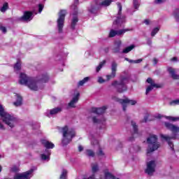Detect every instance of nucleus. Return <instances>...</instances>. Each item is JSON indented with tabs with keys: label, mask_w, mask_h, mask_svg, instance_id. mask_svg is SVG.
Here are the masks:
<instances>
[{
	"label": "nucleus",
	"mask_w": 179,
	"mask_h": 179,
	"mask_svg": "<svg viewBox=\"0 0 179 179\" xmlns=\"http://www.w3.org/2000/svg\"><path fill=\"white\" fill-rule=\"evenodd\" d=\"M48 80H50V77L47 73L42 74L39 76L36 80H34L27 76L24 73H21L19 83L20 85H25V86H27L31 90L37 92V90H38V86H37V85L40 83H47Z\"/></svg>",
	"instance_id": "f257e3e1"
},
{
	"label": "nucleus",
	"mask_w": 179,
	"mask_h": 179,
	"mask_svg": "<svg viewBox=\"0 0 179 179\" xmlns=\"http://www.w3.org/2000/svg\"><path fill=\"white\" fill-rule=\"evenodd\" d=\"M129 82V78L127 76H121L120 80H114L111 83V86L115 88L117 93H124L128 90L127 84Z\"/></svg>",
	"instance_id": "f03ea898"
},
{
	"label": "nucleus",
	"mask_w": 179,
	"mask_h": 179,
	"mask_svg": "<svg viewBox=\"0 0 179 179\" xmlns=\"http://www.w3.org/2000/svg\"><path fill=\"white\" fill-rule=\"evenodd\" d=\"M0 117L3 120V122H5L6 125L10 127V128H13L15 122H17V118L5 112V109L2 105H0Z\"/></svg>",
	"instance_id": "7ed1b4c3"
},
{
	"label": "nucleus",
	"mask_w": 179,
	"mask_h": 179,
	"mask_svg": "<svg viewBox=\"0 0 179 179\" xmlns=\"http://www.w3.org/2000/svg\"><path fill=\"white\" fill-rule=\"evenodd\" d=\"M62 134H63V139L62 141V143L63 146H66L69 143L72 142V139L75 138L76 134L73 130H69L68 126H64L62 128Z\"/></svg>",
	"instance_id": "20e7f679"
},
{
	"label": "nucleus",
	"mask_w": 179,
	"mask_h": 179,
	"mask_svg": "<svg viewBox=\"0 0 179 179\" xmlns=\"http://www.w3.org/2000/svg\"><path fill=\"white\" fill-rule=\"evenodd\" d=\"M147 143H148V148H147V155L157 150L160 148V143L157 142V136L152 135L147 138Z\"/></svg>",
	"instance_id": "39448f33"
},
{
	"label": "nucleus",
	"mask_w": 179,
	"mask_h": 179,
	"mask_svg": "<svg viewBox=\"0 0 179 179\" xmlns=\"http://www.w3.org/2000/svg\"><path fill=\"white\" fill-rule=\"evenodd\" d=\"M65 16H66V10H60L59 12V17L57 20L59 33H62L64 31V24H65Z\"/></svg>",
	"instance_id": "423d86ee"
},
{
	"label": "nucleus",
	"mask_w": 179,
	"mask_h": 179,
	"mask_svg": "<svg viewBox=\"0 0 179 179\" xmlns=\"http://www.w3.org/2000/svg\"><path fill=\"white\" fill-rule=\"evenodd\" d=\"M112 99L113 100H115L116 101H118L120 104H122L123 111H127V107H128V105L135 106V104H136V101L131 100L128 98L122 99H118L115 96H113Z\"/></svg>",
	"instance_id": "0eeeda50"
},
{
	"label": "nucleus",
	"mask_w": 179,
	"mask_h": 179,
	"mask_svg": "<svg viewBox=\"0 0 179 179\" xmlns=\"http://www.w3.org/2000/svg\"><path fill=\"white\" fill-rule=\"evenodd\" d=\"M118 64L115 62H113L111 64V73L106 76L107 80H110V79H114L117 76V68Z\"/></svg>",
	"instance_id": "6e6552de"
},
{
	"label": "nucleus",
	"mask_w": 179,
	"mask_h": 179,
	"mask_svg": "<svg viewBox=\"0 0 179 179\" xmlns=\"http://www.w3.org/2000/svg\"><path fill=\"white\" fill-rule=\"evenodd\" d=\"M132 29H120L118 31H115L114 29H111L109 33V37H115V36H121L124 34V33H127V31H131Z\"/></svg>",
	"instance_id": "1a4fd4ad"
},
{
	"label": "nucleus",
	"mask_w": 179,
	"mask_h": 179,
	"mask_svg": "<svg viewBox=\"0 0 179 179\" xmlns=\"http://www.w3.org/2000/svg\"><path fill=\"white\" fill-rule=\"evenodd\" d=\"M34 170L30 169L22 173H20L14 176V179H30V175L33 173Z\"/></svg>",
	"instance_id": "9d476101"
},
{
	"label": "nucleus",
	"mask_w": 179,
	"mask_h": 179,
	"mask_svg": "<svg viewBox=\"0 0 179 179\" xmlns=\"http://www.w3.org/2000/svg\"><path fill=\"white\" fill-rule=\"evenodd\" d=\"M32 17L33 12L27 10L24 12L23 15L19 18V20L20 22H30L33 19Z\"/></svg>",
	"instance_id": "9b49d317"
},
{
	"label": "nucleus",
	"mask_w": 179,
	"mask_h": 179,
	"mask_svg": "<svg viewBox=\"0 0 179 179\" xmlns=\"http://www.w3.org/2000/svg\"><path fill=\"white\" fill-rule=\"evenodd\" d=\"M156 166V164L155 161H150L147 164V169H145L146 174L148 176H152L153 173H155V167Z\"/></svg>",
	"instance_id": "f8f14e48"
},
{
	"label": "nucleus",
	"mask_w": 179,
	"mask_h": 179,
	"mask_svg": "<svg viewBox=\"0 0 179 179\" xmlns=\"http://www.w3.org/2000/svg\"><path fill=\"white\" fill-rule=\"evenodd\" d=\"M164 126L166 129H169V131H171V132H173V134H177L179 132V127L169 122H165Z\"/></svg>",
	"instance_id": "ddd939ff"
},
{
	"label": "nucleus",
	"mask_w": 179,
	"mask_h": 179,
	"mask_svg": "<svg viewBox=\"0 0 179 179\" xmlns=\"http://www.w3.org/2000/svg\"><path fill=\"white\" fill-rule=\"evenodd\" d=\"M106 110H107V106H102L101 108H92L91 111L92 113H94V114L101 115L106 113Z\"/></svg>",
	"instance_id": "4468645a"
},
{
	"label": "nucleus",
	"mask_w": 179,
	"mask_h": 179,
	"mask_svg": "<svg viewBox=\"0 0 179 179\" xmlns=\"http://www.w3.org/2000/svg\"><path fill=\"white\" fill-rule=\"evenodd\" d=\"M162 139H164L168 143L169 146H170L171 150H174V144L171 142V139H175L176 137H170L169 136H165L164 134L160 135Z\"/></svg>",
	"instance_id": "2eb2a0df"
},
{
	"label": "nucleus",
	"mask_w": 179,
	"mask_h": 179,
	"mask_svg": "<svg viewBox=\"0 0 179 179\" xmlns=\"http://www.w3.org/2000/svg\"><path fill=\"white\" fill-rule=\"evenodd\" d=\"M80 96V94L79 92H78L76 96L72 99V100L69 103L68 106L69 107H70L71 108H75L76 107V106H75V104H76V103H78V101H79V97Z\"/></svg>",
	"instance_id": "dca6fc26"
},
{
	"label": "nucleus",
	"mask_w": 179,
	"mask_h": 179,
	"mask_svg": "<svg viewBox=\"0 0 179 179\" xmlns=\"http://www.w3.org/2000/svg\"><path fill=\"white\" fill-rule=\"evenodd\" d=\"M122 23H125V16H118L117 19L113 22V26L121 27Z\"/></svg>",
	"instance_id": "f3484780"
},
{
	"label": "nucleus",
	"mask_w": 179,
	"mask_h": 179,
	"mask_svg": "<svg viewBox=\"0 0 179 179\" xmlns=\"http://www.w3.org/2000/svg\"><path fill=\"white\" fill-rule=\"evenodd\" d=\"M73 19L71 20V28L72 30H75L78 22H79V18L78 17V12H75L73 14Z\"/></svg>",
	"instance_id": "a211bd4d"
},
{
	"label": "nucleus",
	"mask_w": 179,
	"mask_h": 179,
	"mask_svg": "<svg viewBox=\"0 0 179 179\" xmlns=\"http://www.w3.org/2000/svg\"><path fill=\"white\" fill-rule=\"evenodd\" d=\"M41 142L46 149H54V148H55V145H54V143L45 139L41 140Z\"/></svg>",
	"instance_id": "6ab92c4d"
},
{
	"label": "nucleus",
	"mask_w": 179,
	"mask_h": 179,
	"mask_svg": "<svg viewBox=\"0 0 179 179\" xmlns=\"http://www.w3.org/2000/svg\"><path fill=\"white\" fill-rule=\"evenodd\" d=\"M121 41L115 42L114 47L112 49L113 54H118V52H120V50H121Z\"/></svg>",
	"instance_id": "aec40b11"
},
{
	"label": "nucleus",
	"mask_w": 179,
	"mask_h": 179,
	"mask_svg": "<svg viewBox=\"0 0 179 179\" xmlns=\"http://www.w3.org/2000/svg\"><path fill=\"white\" fill-rule=\"evenodd\" d=\"M168 72L170 73L172 79L173 80H178L179 79V75L176 74V70L171 67L168 68Z\"/></svg>",
	"instance_id": "412c9836"
},
{
	"label": "nucleus",
	"mask_w": 179,
	"mask_h": 179,
	"mask_svg": "<svg viewBox=\"0 0 179 179\" xmlns=\"http://www.w3.org/2000/svg\"><path fill=\"white\" fill-rule=\"evenodd\" d=\"M15 96L17 97L16 101L13 102V104L15 107H20V106L23 104V98L19 94H16Z\"/></svg>",
	"instance_id": "4be33fe9"
},
{
	"label": "nucleus",
	"mask_w": 179,
	"mask_h": 179,
	"mask_svg": "<svg viewBox=\"0 0 179 179\" xmlns=\"http://www.w3.org/2000/svg\"><path fill=\"white\" fill-rule=\"evenodd\" d=\"M147 83H150V85L153 86L154 87H156L157 89H159L162 87L161 85L156 84L153 82V80L152 78H148L146 80Z\"/></svg>",
	"instance_id": "5701e85b"
},
{
	"label": "nucleus",
	"mask_w": 179,
	"mask_h": 179,
	"mask_svg": "<svg viewBox=\"0 0 179 179\" xmlns=\"http://www.w3.org/2000/svg\"><path fill=\"white\" fill-rule=\"evenodd\" d=\"M62 111V108H55L50 111V115H55V114H58V113H61Z\"/></svg>",
	"instance_id": "b1692460"
},
{
	"label": "nucleus",
	"mask_w": 179,
	"mask_h": 179,
	"mask_svg": "<svg viewBox=\"0 0 179 179\" xmlns=\"http://www.w3.org/2000/svg\"><path fill=\"white\" fill-rule=\"evenodd\" d=\"M133 48H135V45H131L130 46L127 47L122 50L123 54H128L130 51H132Z\"/></svg>",
	"instance_id": "393cba45"
},
{
	"label": "nucleus",
	"mask_w": 179,
	"mask_h": 179,
	"mask_svg": "<svg viewBox=\"0 0 179 179\" xmlns=\"http://www.w3.org/2000/svg\"><path fill=\"white\" fill-rule=\"evenodd\" d=\"M15 71H20L22 69V62L20 60H17V62L14 65Z\"/></svg>",
	"instance_id": "a878e982"
},
{
	"label": "nucleus",
	"mask_w": 179,
	"mask_h": 179,
	"mask_svg": "<svg viewBox=\"0 0 179 179\" xmlns=\"http://www.w3.org/2000/svg\"><path fill=\"white\" fill-rule=\"evenodd\" d=\"M113 0H104L101 2L100 5L101 6H110Z\"/></svg>",
	"instance_id": "bb28decb"
},
{
	"label": "nucleus",
	"mask_w": 179,
	"mask_h": 179,
	"mask_svg": "<svg viewBox=\"0 0 179 179\" xmlns=\"http://www.w3.org/2000/svg\"><path fill=\"white\" fill-rule=\"evenodd\" d=\"M106 62V60H103L101 62L99 63V64L98 65L96 69V72H100V71L101 70V68L104 66Z\"/></svg>",
	"instance_id": "cd10ccee"
},
{
	"label": "nucleus",
	"mask_w": 179,
	"mask_h": 179,
	"mask_svg": "<svg viewBox=\"0 0 179 179\" xmlns=\"http://www.w3.org/2000/svg\"><path fill=\"white\" fill-rule=\"evenodd\" d=\"M89 79H90L89 77L84 78L83 80H80L78 82V86H83V85H85V83L89 82Z\"/></svg>",
	"instance_id": "c85d7f7f"
},
{
	"label": "nucleus",
	"mask_w": 179,
	"mask_h": 179,
	"mask_svg": "<svg viewBox=\"0 0 179 179\" xmlns=\"http://www.w3.org/2000/svg\"><path fill=\"white\" fill-rule=\"evenodd\" d=\"M9 9V4L8 3H4L1 8L0 9L1 12H6Z\"/></svg>",
	"instance_id": "c756f323"
},
{
	"label": "nucleus",
	"mask_w": 179,
	"mask_h": 179,
	"mask_svg": "<svg viewBox=\"0 0 179 179\" xmlns=\"http://www.w3.org/2000/svg\"><path fill=\"white\" fill-rule=\"evenodd\" d=\"M173 16L177 22L179 21V9L176 8L173 11Z\"/></svg>",
	"instance_id": "7c9ffc66"
},
{
	"label": "nucleus",
	"mask_w": 179,
	"mask_h": 179,
	"mask_svg": "<svg viewBox=\"0 0 179 179\" xmlns=\"http://www.w3.org/2000/svg\"><path fill=\"white\" fill-rule=\"evenodd\" d=\"M68 176V171L63 169L62 174L60 175V179H66Z\"/></svg>",
	"instance_id": "2f4dec72"
},
{
	"label": "nucleus",
	"mask_w": 179,
	"mask_h": 179,
	"mask_svg": "<svg viewBox=\"0 0 179 179\" xmlns=\"http://www.w3.org/2000/svg\"><path fill=\"white\" fill-rule=\"evenodd\" d=\"M105 178L106 179H120L118 178H116L115 176H114L113 174L110 173H106L105 174Z\"/></svg>",
	"instance_id": "473e14b6"
},
{
	"label": "nucleus",
	"mask_w": 179,
	"mask_h": 179,
	"mask_svg": "<svg viewBox=\"0 0 179 179\" xmlns=\"http://www.w3.org/2000/svg\"><path fill=\"white\" fill-rule=\"evenodd\" d=\"M78 5H79V0H74V5L71 6V8L76 13L78 12Z\"/></svg>",
	"instance_id": "72a5a7b5"
},
{
	"label": "nucleus",
	"mask_w": 179,
	"mask_h": 179,
	"mask_svg": "<svg viewBox=\"0 0 179 179\" xmlns=\"http://www.w3.org/2000/svg\"><path fill=\"white\" fill-rule=\"evenodd\" d=\"M159 30H160V28L159 27H155L152 29L151 32V36L155 37L157 33H159Z\"/></svg>",
	"instance_id": "f704fd0d"
},
{
	"label": "nucleus",
	"mask_w": 179,
	"mask_h": 179,
	"mask_svg": "<svg viewBox=\"0 0 179 179\" xmlns=\"http://www.w3.org/2000/svg\"><path fill=\"white\" fill-rule=\"evenodd\" d=\"M117 8H119L117 15H118V16H121V15L122 13V5L120 2H117Z\"/></svg>",
	"instance_id": "c9c22d12"
},
{
	"label": "nucleus",
	"mask_w": 179,
	"mask_h": 179,
	"mask_svg": "<svg viewBox=\"0 0 179 179\" xmlns=\"http://www.w3.org/2000/svg\"><path fill=\"white\" fill-rule=\"evenodd\" d=\"M131 125L133 127L134 134H138V125H136V123L134 121H131Z\"/></svg>",
	"instance_id": "e433bc0d"
},
{
	"label": "nucleus",
	"mask_w": 179,
	"mask_h": 179,
	"mask_svg": "<svg viewBox=\"0 0 179 179\" xmlns=\"http://www.w3.org/2000/svg\"><path fill=\"white\" fill-rule=\"evenodd\" d=\"M166 120H169V121H173L175 122V121H179V117H173V116H168L166 117Z\"/></svg>",
	"instance_id": "4c0bfd02"
},
{
	"label": "nucleus",
	"mask_w": 179,
	"mask_h": 179,
	"mask_svg": "<svg viewBox=\"0 0 179 179\" xmlns=\"http://www.w3.org/2000/svg\"><path fill=\"white\" fill-rule=\"evenodd\" d=\"M50 155H51L50 152H48L47 155L45 154H42L41 155V157L42 160H48V159H49Z\"/></svg>",
	"instance_id": "58836bf2"
},
{
	"label": "nucleus",
	"mask_w": 179,
	"mask_h": 179,
	"mask_svg": "<svg viewBox=\"0 0 179 179\" xmlns=\"http://www.w3.org/2000/svg\"><path fill=\"white\" fill-rule=\"evenodd\" d=\"M143 59H138L137 60H132V59H129V62L130 64H141V62H142Z\"/></svg>",
	"instance_id": "ea45409f"
},
{
	"label": "nucleus",
	"mask_w": 179,
	"mask_h": 179,
	"mask_svg": "<svg viewBox=\"0 0 179 179\" xmlns=\"http://www.w3.org/2000/svg\"><path fill=\"white\" fill-rule=\"evenodd\" d=\"M171 106H179V99L173 100L169 102Z\"/></svg>",
	"instance_id": "a19ab883"
},
{
	"label": "nucleus",
	"mask_w": 179,
	"mask_h": 179,
	"mask_svg": "<svg viewBox=\"0 0 179 179\" xmlns=\"http://www.w3.org/2000/svg\"><path fill=\"white\" fill-rule=\"evenodd\" d=\"M87 155L90 157H94V152L92 150H87Z\"/></svg>",
	"instance_id": "79ce46f5"
},
{
	"label": "nucleus",
	"mask_w": 179,
	"mask_h": 179,
	"mask_svg": "<svg viewBox=\"0 0 179 179\" xmlns=\"http://www.w3.org/2000/svg\"><path fill=\"white\" fill-rule=\"evenodd\" d=\"M153 87H153L152 85H149L146 89L145 94H148L149 92H152V90H153Z\"/></svg>",
	"instance_id": "37998d69"
},
{
	"label": "nucleus",
	"mask_w": 179,
	"mask_h": 179,
	"mask_svg": "<svg viewBox=\"0 0 179 179\" xmlns=\"http://www.w3.org/2000/svg\"><path fill=\"white\" fill-rule=\"evenodd\" d=\"M99 171V165L95 164L92 166V173H97Z\"/></svg>",
	"instance_id": "c03bdc74"
},
{
	"label": "nucleus",
	"mask_w": 179,
	"mask_h": 179,
	"mask_svg": "<svg viewBox=\"0 0 179 179\" xmlns=\"http://www.w3.org/2000/svg\"><path fill=\"white\" fill-rule=\"evenodd\" d=\"M92 122L94 124H99L100 120L97 119L96 116L92 117Z\"/></svg>",
	"instance_id": "a18cd8bd"
},
{
	"label": "nucleus",
	"mask_w": 179,
	"mask_h": 179,
	"mask_svg": "<svg viewBox=\"0 0 179 179\" xmlns=\"http://www.w3.org/2000/svg\"><path fill=\"white\" fill-rule=\"evenodd\" d=\"M133 3H134V8H136V9L139 8V3L138 2V1L134 0Z\"/></svg>",
	"instance_id": "49530a36"
},
{
	"label": "nucleus",
	"mask_w": 179,
	"mask_h": 179,
	"mask_svg": "<svg viewBox=\"0 0 179 179\" xmlns=\"http://www.w3.org/2000/svg\"><path fill=\"white\" fill-rule=\"evenodd\" d=\"M97 156H104V152H103V150L99 148V152H96Z\"/></svg>",
	"instance_id": "de8ad7c7"
},
{
	"label": "nucleus",
	"mask_w": 179,
	"mask_h": 179,
	"mask_svg": "<svg viewBox=\"0 0 179 179\" xmlns=\"http://www.w3.org/2000/svg\"><path fill=\"white\" fill-rule=\"evenodd\" d=\"M43 9H44V5L43 4H38V13H41L43 12Z\"/></svg>",
	"instance_id": "09e8293b"
},
{
	"label": "nucleus",
	"mask_w": 179,
	"mask_h": 179,
	"mask_svg": "<svg viewBox=\"0 0 179 179\" xmlns=\"http://www.w3.org/2000/svg\"><path fill=\"white\" fill-rule=\"evenodd\" d=\"M0 30L2 31V33H4V34L8 31V30L6 29V27H2V26L0 27Z\"/></svg>",
	"instance_id": "8fccbe9b"
},
{
	"label": "nucleus",
	"mask_w": 179,
	"mask_h": 179,
	"mask_svg": "<svg viewBox=\"0 0 179 179\" xmlns=\"http://www.w3.org/2000/svg\"><path fill=\"white\" fill-rule=\"evenodd\" d=\"M106 82V80H104L102 77H99L98 78V83H104Z\"/></svg>",
	"instance_id": "3c124183"
},
{
	"label": "nucleus",
	"mask_w": 179,
	"mask_h": 179,
	"mask_svg": "<svg viewBox=\"0 0 179 179\" xmlns=\"http://www.w3.org/2000/svg\"><path fill=\"white\" fill-rule=\"evenodd\" d=\"M149 120V115H147L144 117V119L143 120L142 122H146Z\"/></svg>",
	"instance_id": "603ef678"
},
{
	"label": "nucleus",
	"mask_w": 179,
	"mask_h": 179,
	"mask_svg": "<svg viewBox=\"0 0 179 179\" xmlns=\"http://www.w3.org/2000/svg\"><path fill=\"white\" fill-rule=\"evenodd\" d=\"M152 62H153L154 65H157V62H158L157 59L154 58L152 60Z\"/></svg>",
	"instance_id": "864d4df0"
},
{
	"label": "nucleus",
	"mask_w": 179,
	"mask_h": 179,
	"mask_svg": "<svg viewBox=\"0 0 179 179\" xmlns=\"http://www.w3.org/2000/svg\"><path fill=\"white\" fill-rule=\"evenodd\" d=\"M83 150V147L82 145L78 146V151L82 152Z\"/></svg>",
	"instance_id": "5fc2aeb1"
},
{
	"label": "nucleus",
	"mask_w": 179,
	"mask_h": 179,
	"mask_svg": "<svg viewBox=\"0 0 179 179\" xmlns=\"http://www.w3.org/2000/svg\"><path fill=\"white\" fill-rule=\"evenodd\" d=\"M12 171L14 172V173H16L17 172V168L16 166H14L13 169H12Z\"/></svg>",
	"instance_id": "6e6d98bb"
},
{
	"label": "nucleus",
	"mask_w": 179,
	"mask_h": 179,
	"mask_svg": "<svg viewBox=\"0 0 179 179\" xmlns=\"http://www.w3.org/2000/svg\"><path fill=\"white\" fill-rule=\"evenodd\" d=\"M144 23L147 25L150 24V22L149 21V20H144Z\"/></svg>",
	"instance_id": "4d7b16f0"
},
{
	"label": "nucleus",
	"mask_w": 179,
	"mask_h": 179,
	"mask_svg": "<svg viewBox=\"0 0 179 179\" xmlns=\"http://www.w3.org/2000/svg\"><path fill=\"white\" fill-rule=\"evenodd\" d=\"M163 2V0H155V3H162Z\"/></svg>",
	"instance_id": "13d9d810"
},
{
	"label": "nucleus",
	"mask_w": 179,
	"mask_h": 179,
	"mask_svg": "<svg viewBox=\"0 0 179 179\" xmlns=\"http://www.w3.org/2000/svg\"><path fill=\"white\" fill-rule=\"evenodd\" d=\"M129 141L130 142H132V141H135V138H134V136H131V137H130V138H129Z\"/></svg>",
	"instance_id": "bf43d9fd"
},
{
	"label": "nucleus",
	"mask_w": 179,
	"mask_h": 179,
	"mask_svg": "<svg viewBox=\"0 0 179 179\" xmlns=\"http://www.w3.org/2000/svg\"><path fill=\"white\" fill-rule=\"evenodd\" d=\"M171 61H178V58L174 57L171 59Z\"/></svg>",
	"instance_id": "052dcab7"
},
{
	"label": "nucleus",
	"mask_w": 179,
	"mask_h": 179,
	"mask_svg": "<svg viewBox=\"0 0 179 179\" xmlns=\"http://www.w3.org/2000/svg\"><path fill=\"white\" fill-rule=\"evenodd\" d=\"M0 129H5V127H3V124H1V122H0Z\"/></svg>",
	"instance_id": "680f3d73"
},
{
	"label": "nucleus",
	"mask_w": 179,
	"mask_h": 179,
	"mask_svg": "<svg viewBox=\"0 0 179 179\" xmlns=\"http://www.w3.org/2000/svg\"><path fill=\"white\" fill-rule=\"evenodd\" d=\"M109 50H110V49L108 48H106L104 49L105 52H108Z\"/></svg>",
	"instance_id": "e2e57ef3"
},
{
	"label": "nucleus",
	"mask_w": 179,
	"mask_h": 179,
	"mask_svg": "<svg viewBox=\"0 0 179 179\" xmlns=\"http://www.w3.org/2000/svg\"><path fill=\"white\" fill-rule=\"evenodd\" d=\"M125 61H127V62H129V59L128 57L124 58Z\"/></svg>",
	"instance_id": "0e129e2a"
},
{
	"label": "nucleus",
	"mask_w": 179,
	"mask_h": 179,
	"mask_svg": "<svg viewBox=\"0 0 179 179\" xmlns=\"http://www.w3.org/2000/svg\"><path fill=\"white\" fill-rule=\"evenodd\" d=\"M2 171V166L0 165V173Z\"/></svg>",
	"instance_id": "69168bd1"
},
{
	"label": "nucleus",
	"mask_w": 179,
	"mask_h": 179,
	"mask_svg": "<svg viewBox=\"0 0 179 179\" xmlns=\"http://www.w3.org/2000/svg\"><path fill=\"white\" fill-rule=\"evenodd\" d=\"M0 27H1V23H0Z\"/></svg>",
	"instance_id": "338daca9"
}]
</instances>
